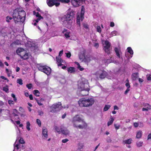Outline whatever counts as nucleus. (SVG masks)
Listing matches in <instances>:
<instances>
[{
  "label": "nucleus",
  "instance_id": "f257e3e1",
  "mask_svg": "<svg viewBox=\"0 0 151 151\" xmlns=\"http://www.w3.org/2000/svg\"><path fill=\"white\" fill-rule=\"evenodd\" d=\"M25 12L20 8H17L13 11L12 14L14 22L17 23L19 22H22L25 19Z\"/></svg>",
  "mask_w": 151,
  "mask_h": 151
},
{
  "label": "nucleus",
  "instance_id": "f03ea898",
  "mask_svg": "<svg viewBox=\"0 0 151 151\" xmlns=\"http://www.w3.org/2000/svg\"><path fill=\"white\" fill-rule=\"evenodd\" d=\"M95 101L92 98H85L80 99L78 101L79 106L81 107H87L91 106L94 103Z\"/></svg>",
  "mask_w": 151,
  "mask_h": 151
},
{
  "label": "nucleus",
  "instance_id": "7ed1b4c3",
  "mask_svg": "<svg viewBox=\"0 0 151 151\" xmlns=\"http://www.w3.org/2000/svg\"><path fill=\"white\" fill-rule=\"evenodd\" d=\"M75 14V11L71 10L70 11L68 12L66 14L63 16L61 19V20L63 22H67L70 25H71V23H70V22L73 19Z\"/></svg>",
  "mask_w": 151,
  "mask_h": 151
},
{
  "label": "nucleus",
  "instance_id": "20e7f679",
  "mask_svg": "<svg viewBox=\"0 0 151 151\" xmlns=\"http://www.w3.org/2000/svg\"><path fill=\"white\" fill-rule=\"evenodd\" d=\"M37 67L39 70L43 72L47 75H49L51 72V69L48 66L43 65L42 64H38L37 65Z\"/></svg>",
  "mask_w": 151,
  "mask_h": 151
},
{
  "label": "nucleus",
  "instance_id": "39448f33",
  "mask_svg": "<svg viewBox=\"0 0 151 151\" xmlns=\"http://www.w3.org/2000/svg\"><path fill=\"white\" fill-rule=\"evenodd\" d=\"M16 52L22 59L26 60L29 58L28 54L23 48H18L16 50Z\"/></svg>",
  "mask_w": 151,
  "mask_h": 151
},
{
  "label": "nucleus",
  "instance_id": "423d86ee",
  "mask_svg": "<svg viewBox=\"0 0 151 151\" xmlns=\"http://www.w3.org/2000/svg\"><path fill=\"white\" fill-rule=\"evenodd\" d=\"M51 109L50 112L52 113L57 112L59 111L62 109L61 104L60 102L58 104H53L51 107Z\"/></svg>",
  "mask_w": 151,
  "mask_h": 151
},
{
  "label": "nucleus",
  "instance_id": "0eeeda50",
  "mask_svg": "<svg viewBox=\"0 0 151 151\" xmlns=\"http://www.w3.org/2000/svg\"><path fill=\"white\" fill-rule=\"evenodd\" d=\"M95 75L99 77L101 79H102L107 76L108 74L107 72L104 70H99L95 73Z\"/></svg>",
  "mask_w": 151,
  "mask_h": 151
},
{
  "label": "nucleus",
  "instance_id": "6e6552de",
  "mask_svg": "<svg viewBox=\"0 0 151 151\" xmlns=\"http://www.w3.org/2000/svg\"><path fill=\"white\" fill-rule=\"evenodd\" d=\"M58 0H47V3L49 6L52 7L55 5L56 6H58L60 5V3L58 2Z\"/></svg>",
  "mask_w": 151,
  "mask_h": 151
},
{
  "label": "nucleus",
  "instance_id": "1a4fd4ad",
  "mask_svg": "<svg viewBox=\"0 0 151 151\" xmlns=\"http://www.w3.org/2000/svg\"><path fill=\"white\" fill-rule=\"evenodd\" d=\"M105 46L104 47V50L106 53L109 55L110 54L109 48L111 46V44L107 40L105 41Z\"/></svg>",
  "mask_w": 151,
  "mask_h": 151
},
{
  "label": "nucleus",
  "instance_id": "9d476101",
  "mask_svg": "<svg viewBox=\"0 0 151 151\" xmlns=\"http://www.w3.org/2000/svg\"><path fill=\"white\" fill-rule=\"evenodd\" d=\"M85 0H71V2L72 5L75 7H78L82 4Z\"/></svg>",
  "mask_w": 151,
  "mask_h": 151
},
{
  "label": "nucleus",
  "instance_id": "9b49d317",
  "mask_svg": "<svg viewBox=\"0 0 151 151\" xmlns=\"http://www.w3.org/2000/svg\"><path fill=\"white\" fill-rule=\"evenodd\" d=\"M82 121L81 118L78 115H77L74 116L72 122L74 126L75 127H77V126L76 125L75 123L76 122H81Z\"/></svg>",
  "mask_w": 151,
  "mask_h": 151
},
{
  "label": "nucleus",
  "instance_id": "f8f14e48",
  "mask_svg": "<svg viewBox=\"0 0 151 151\" xmlns=\"http://www.w3.org/2000/svg\"><path fill=\"white\" fill-rule=\"evenodd\" d=\"M114 51L116 54V56L118 58H121L122 59L123 58L121 56L122 53L121 51L120 48L115 47L114 49Z\"/></svg>",
  "mask_w": 151,
  "mask_h": 151
},
{
  "label": "nucleus",
  "instance_id": "ddd939ff",
  "mask_svg": "<svg viewBox=\"0 0 151 151\" xmlns=\"http://www.w3.org/2000/svg\"><path fill=\"white\" fill-rule=\"evenodd\" d=\"M81 88L82 89L80 92V94L82 96H85L88 94L89 91L90 90L89 88H82L81 87Z\"/></svg>",
  "mask_w": 151,
  "mask_h": 151
},
{
  "label": "nucleus",
  "instance_id": "4468645a",
  "mask_svg": "<svg viewBox=\"0 0 151 151\" xmlns=\"http://www.w3.org/2000/svg\"><path fill=\"white\" fill-rule=\"evenodd\" d=\"M85 13V8L83 6H81L80 13V18L81 21H82L84 18V15Z\"/></svg>",
  "mask_w": 151,
  "mask_h": 151
},
{
  "label": "nucleus",
  "instance_id": "2eb2a0df",
  "mask_svg": "<svg viewBox=\"0 0 151 151\" xmlns=\"http://www.w3.org/2000/svg\"><path fill=\"white\" fill-rule=\"evenodd\" d=\"M143 106L144 107H146V106H147V107H146V108H142V110L143 111H148L149 110H150L151 109V106L150 105L147 104V103H145L144 104Z\"/></svg>",
  "mask_w": 151,
  "mask_h": 151
},
{
  "label": "nucleus",
  "instance_id": "dca6fc26",
  "mask_svg": "<svg viewBox=\"0 0 151 151\" xmlns=\"http://www.w3.org/2000/svg\"><path fill=\"white\" fill-rule=\"evenodd\" d=\"M47 130V128H45L42 129V135L45 139H47L48 137Z\"/></svg>",
  "mask_w": 151,
  "mask_h": 151
},
{
  "label": "nucleus",
  "instance_id": "f3484780",
  "mask_svg": "<svg viewBox=\"0 0 151 151\" xmlns=\"http://www.w3.org/2000/svg\"><path fill=\"white\" fill-rule=\"evenodd\" d=\"M132 140L131 138H129L127 140H124L123 142V143L124 144H131L132 141Z\"/></svg>",
  "mask_w": 151,
  "mask_h": 151
},
{
  "label": "nucleus",
  "instance_id": "a211bd4d",
  "mask_svg": "<svg viewBox=\"0 0 151 151\" xmlns=\"http://www.w3.org/2000/svg\"><path fill=\"white\" fill-rule=\"evenodd\" d=\"M60 132L63 134L66 135L68 134V130L65 129L63 127L60 128Z\"/></svg>",
  "mask_w": 151,
  "mask_h": 151
},
{
  "label": "nucleus",
  "instance_id": "6ab92c4d",
  "mask_svg": "<svg viewBox=\"0 0 151 151\" xmlns=\"http://www.w3.org/2000/svg\"><path fill=\"white\" fill-rule=\"evenodd\" d=\"M138 73H134L132 74V77L133 80H136L138 77Z\"/></svg>",
  "mask_w": 151,
  "mask_h": 151
},
{
  "label": "nucleus",
  "instance_id": "aec40b11",
  "mask_svg": "<svg viewBox=\"0 0 151 151\" xmlns=\"http://www.w3.org/2000/svg\"><path fill=\"white\" fill-rule=\"evenodd\" d=\"M70 73H72L75 72V68L73 67L69 68L67 70Z\"/></svg>",
  "mask_w": 151,
  "mask_h": 151
},
{
  "label": "nucleus",
  "instance_id": "412c9836",
  "mask_svg": "<svg viewBox=\"0 0 151 151\" xmlns=\"http://www.w3.org/2000/svg\"><path fill=\"white\" fill-rule=\"evenodd\" d=\"M142 131H139L138 132H137L136 136V137L137 139L140 138L142 136Z\"/></svg>",
  "mask_w": 151,
  "mask_h": 151
},
{
  "label": "nucleus",
  "instance_id": "4be33fe9",
  "mask_svg": "<svg viewBox=\"0 0 151 151\" xmlns=\"http://www.w3.org/2000/svg\"><path fill=\"white\" fill-rule=\"evenodd\" d=\"M34 94L37 97H39L40 96V93L39 91L37 90H35L33 91Z\"/></svg>",
  "mask_w": 151,
  "mask_h": 151
},
{
  "label": "nucleus",
  "instance_id": "5701e85b",
  "mask_svg": "<svg viewBox=\"0 0 151 151\" xmlns=\"http://www.w3.org/2000/svg\"><path fill=\"white\" fill-rule=\"evenodd\" d=\"M34 14L35 15L36 17L38 18H40V19H43V17L41 16L40 14L38 12H35V11L33 12Z\"/></svg>",
  "mask_w": 151,
  "mask_h": 151
},
{
  "label": "nucleus",
  "instance_id": "b1692460",
  "mask_svg": "<svg viewBox=\"0 0 151 151\" xmlns=\"http://www.w3.org/2000/svg\"><path fill=\"white\" fill-rule=\"evenodd\" d=\"M75 63L77 65L78 68L79 69L80 71H82L84 70V68H81V66H80V64L78 63L77 62H75Z\"/></svg>",
  "mask_w": 151,
  "mask_h": 151
},
{
  "label": "nucleus",
  "instance_id": "393cba45",
  "mask_svg": "<svg viewBox=\"0 0 151 151\" xmlns=\"http://www.w3.org/2000/svg\"><path fill=\"white\" fill-rule=\"evenodd\" d=\"M114 121V119L112 118H111L108 122L107 125L108 126H109L111 125L113 123Z\"/></svg>",
  "mask_w": 151,
  "mask_h": 151
},
{
  "label": "nucleus",
  "instance_id": "a878e982",
  "mask_svg": "<svg viewBox=\"0 0 151 151\" xmlns=\"http://www.w3.org/2000/svg\"><path fill=\"white\" fill-rule=\"evenodd\" d=\"M127 52L129 53L131 55H133V52L131 48L130 47H129L127 48Z\"/></svg>",
  "mask_w": 151,
  "mask_h": 151
},
{
  "label": "nucleus",
  "instance_id": "bb28decb",
  "mask_svg": "<svg viewBox=\"0 0 151 151\" xmlns=\"http://www.w3.org/2000/svg\"><path fill=\"white\" fill-rule=\"evenodd\" d=\"M80 17L79 16V15H78V16H77V17L76 18V22H77V24L78 25L79 27H80L81 24H80Z\"/></svg>",
  "mask_w": 151,
  "mask_h": 151
},
{
  "label": "nucleus",
  "instance_id": "cd10ccee",
  "mask_svg": "<svg viewBox=\"0 0 151 151\" xmlns=\"http://www.w3.org/2000/svg\"><path fill=\"white\" fill-rule=\"evenodd\" d=\"M111 106L109 105H105L104 108V111H107L110 107Z\"/></svg>",
  "mask_w": 151,
  "mask_h": 151
},
{
  "label": "nucleus",
  "instance_id": "c85d7f7f",
  "mask_svg": "<svg viewBox=\"0 0 151 151\" xmlns=\"http://www.w3.org/2000/svg\"><path fill=\"white\" fill-rule=\"evenodd\" d=\"M143 142L141 141L137 142L136 143L137 146L138 147H140L142 146Z\"/></svg>",
  "mask_w": 151,
  "mask_h": 151
},
{
  "label": "nucleus",
  "instance_id": "c756f323",
  "mask_svg": "<svg viewBox=\"0 0 151 151\" xmlns=\"http://www.w3.org/2000/svg\"><path fill=\"white\" fill-rule=\"evenodd\" d=\"M30 124L29 122L28 121L27 122V126L26 128L28 131H29L30 130Z\"/></svg>",
  "mask_w": 151,
  "mask_h": 151
},
{
  "label": "nucleus",
  "instance_id": "7c9ffc66",
  "mask_svg": "<svg viewBox=\"0 0 151 151\" xmlns=\"http://www.w3.org/2000/svg\"><path fill=\"white\" fill-rule=\"evenodd\" d=\"M18 113V111L16 109H14L13 110V114L14 116H18L17 113Z\"/></svg>",
  "mask_w": 151,
  "mask_h": 151
},
{
  "label": "nucleus",
  "instance_id": "2f4dec72",
  "mask_svg": "<svg viewBox=\"0 0 151 151\" xmlns=\"http://www.w3.org/2000/svg\"><path fill=\"white\" fill-rule=\"evenodd\" d=\"M117 32L116 31H112L110 34V37H112L113 36H115L116 35Z\"/></svg>",
  "mask_w": 151,
  "mask_h": 151
},
{
  "label": "nucleus",
  "instance_id": "473e14b6",
  "mask_svg": "<svg viewBox=\"0 0 151 151\" xmlns=\"http://www.w3.org/2000/svg\"><path fill=\"white\" fill-rule=\"evenodd\" d=\"M17 83L20 85L23 84L22 80L21 79H18L17 80Z\"/></svg>",
  "mask_w": 151,
  "mask_h": 151
},
{
  "label": "nucleus",
  "instance_id": "72a5a7b5",
  "mask_svg": "<svg viewBox=\"0 0 151 151\" xmlns=\"http://www.w3.org/2000/svg\"><path fill=\"white\" fill-rule=\"evenodd\" d=\"M56 61L58 63H62V60L61 58H60L59 57H57L56 58Z\"/></svg>",
  "mask_w": 151,
  "mask_h": 151
},
{
  "label": "nucleus",
  "instance_id": "f704fd0d",
  "mask_svg": "<svg viewBox=\"0 0 151 151\" xmlns=\"http://www.w3.org/2000/svg\"><path fill=\"white\" fill-rule=\"evenodd\" d=\"M58 1H60L62 3H67L69 2L70 1V0H58Z\"/></svg>",
  "mask_w": 151,
  "mask_h": 151
},
{
  "label": "nucleus",
  "instance_id": "c9c22d12",
  "mask_svg": "<svg viewBox=\"0 0 151 151\" xmlns=\"http://www.w3.org/2000/svg\"><path fill=\"white\" fill-rule=\"evenodd\" d=\"M3 90L5 92H8L9 91L8 86H5L3 87Z\"/></svg>",
  "mask_w": 151,
  "mask_h": 151
},
{
  "label": "nucleus",
  "instance_id": "e433bc0d",
  "mask_svg": "<svg viewBox=\"0 0 151 151\" xmlns=\"http://www.w3.org/2000/svg\"><path fill=\"white\" fill-rule=\"evenodd\" d=\"M126 81H127V83H126L125 86L127 87V88H129L130 87V86L129 84V82L128 79H127Z\"/></svg>",
  "mask_w": 151,
  "mask_h": 151
},
{
  "label": "nucleus",
  "instance_id": "4c0bfd02",
  "mask_svg": "<svg viewBox=\"0 0 151 151\" xmlns=\"http://www.w3.org/2000/svg\"><path fill=\"white\" fill-rule=\"evenodd\" d=\"M12 19V17L7 16L6 17V21L8 22H10L9 20H11Z\"/></svg>",
  "mask_w": 151,
  "mask_h": 151
},
{
  "label": "nucleus",
  "instance_id": "58836bf2",
  "mask_svg": "<svg viewBox=\"0 0 151 151\" xmlns=\"http://www.w3.org/2000/svg\"><path fill=\"white\" fill-rule=\"evenodd\" d=\"M19 142L21 144H23L25 143V142L23 139V138H21L19 140Z\"/></svg>",
  "mask_w": 151,
  "mask_h": 151
},
{
  "label": "nucleus",
  "instance_id": "ea45409f",
  "mask_svg": "<svg viewBox=\"0 0 151 151\" xmlns=\"http://www.w3.org/2000/svg\"><path fill=\"white\" fill-rule=\"evenodd\" d=\"M36 122L39 127L41 126V124L40 120L39 119H37L36 120Z\"/></svg>",
  "mask_w": 151,
  "mask_h": 151
},
{
  "label": "nucleus",
  "instance_id": "a19ab883",
  "mask_svg": "<svg viewBox=\"0 0 151 151\" xmlns=\"http://www.w3.org/2000/svg\"><path fill=\"white\" fill-rule=\"evenodd\" d=\"M28 89H31L32 87V84L31 83H29L26 85Z\"/></svg>",
  "mask_w": 151,
  "mask_h": 151
},
{
  "label": "nucleus",
  "instance_id": "79ce46f5",
  "mask_svg": "<svg viewBox=\"0 0 151 151\" xmlns=\"http://www.w3.org/2000/svg\"><path fill=\"white\" fill-rule=\"evenodd\" d=\"M55 130L57 132L60 133V129L58 127L55 126Z\"/></svg>",
  "mask_w": 151,
  "mask_h": 151
},
{
  "label": "nucleus",
  "instance_id": "37998d69",
  "mask_svg": "<svg viewBox=\"0 0 151 151\" xmlns=\"http://www.w3.org/2000/svg\"><path fill=\"white\" fill-rule=\"evenodd\" d=\"M147 78L148 81H151V75H147Z\"/></svg>",
  "mask_w": 151,
  "mask_h": 151
},
{
  "label": "nucleus",
  "instance_id": "c03bdc74",
  "mask_svg": "<svg viewBox=\"0 0 151 151\" xmlns=\"http://www.w3.org/2000/svg\"><path fill=\"white\" fill-rule=\"evenodd\" d=\"M97 31L99 33L101 32V28L100 26H98L97 27Z\"/></svg>",
  "mask_w": 151,
  "mask_h": 151
},
{
  "label": "nucleus",
  "instance_id": "a18cd8bd",
  "mask_svg": "<svg viewBox=\"0 0 151 151\" xmlns=\"http://www.w3.org/2000/svg\"><path fill=\"white\" fill-rule=\"evenodd\" d=\"M8 103L10 105H14V102L13 101L9 100L8 101Z\"/></svg>",
  "mask_w": 151,
  "mask_h": 151
},
{
  "label": "nucleus",
  "instance_id": "49530a36",
  "mask_svg": "<svg viewBox=\"0 0 151 151\" xmlns=\"http://www.w3.org/2000/svg\"><path fill=\"white\" fill-rule=\"evenodd\" d=\"M85 62L88 63L90 61V59L89 58H84L83 60Z\"/></svg>",
  "mask_w": 151,
  "mask_h": 151
},
{
  "label": "nucleus",
  "instance_id": "de8ad7c7",
  "mask_svg": "<svg viewBox=\"0 0 151 151\" xmlns=\"http://www.w3.org/2000/svg\"><path fill=\"white\" fill-rule=\"evenodd\" d=\"M65 54H66V56L67 58H70V57L71 55L70 52H69L67 53H66Z\"/></svg>",
  "mask_w": 151,
  "mask_h": 151
},
{
  "label": "nucleus",
  "instance_id": "09e8293b",
  "mask_svg": "<svg viewBox=\"0 0 151 151\" xmlns=\"http://www.w3.org/2000/svg\"><path fill=\"white\" fill-rule=\"evenodd\" d=\"M0 78H1L3 79L4 80H6L7 82H8L9 81V80L6 78L4 76H0Z\"/></svg>",
  "mask_w": 151,
  "mask_h": 151
},
{
  "label": "nucleus",
  "instance_id": "8fccbe9b",
  "mask_svg": "<svg viewBox=\"0 0 151 151\" xmlns=\"http://www.w3.org/2000/svg\"><path fill=\"white\" fill-rule=\"evenodd\" d=\"M83 26L86 29H88V26L87 24L84 23L83 24Z\"/></svg>",
  "mask_w": 151,
  "mask_h": 151
},
{
  "label": "nucleus",
  "instance_id": "3c124183",
  "mask_svg": "<svg viewBox=\"0 0 151 151\" xmlns=\"http://www.w3.org/2000/svg\"><path fill=\"white\" fill-rule=\"evenodd\" d=\"M114 126L116 130L119 129L120 127V125H117L116 124H114Z\"/></svg>",
  "mask_w": 151,
  "mask_h": 151
},
{
  "label": "nucleus",
  "instance_id": "603ef678",
  "mask_svg": "<svg viewBox=\"0 0 151 151\" xmlns=\"http://www.w3.org/2000/svg\"><path fill=\"white\" fill-rule=\"evenodd\" d=\"M64 35L65 37L67 38H69L70 37V36L69 35V33L68 32H67L65 33Z\"/></svg>",
  "mask_w": 151,
  "mask_h": 151
},
{
  "label": "nucleus",
  "instance_id": "864d4df0",
  "mask_svg": "<svg viewBox=\"0 0 151 151\" xmlns=\"http://www.w3.org/2000/svg\"><path fill=\"white\" fill-rule=\"evenodd\" d=\"M69 141L68 139H65L62 140V142L63 143H65Z\"/></svg>",
  "mask_w": 151,
  "mask_h": 151
},
{
  "label": "nucleus",
  "instance_id": "5fc2aeb1",
  "mask_svg": "<svg viewBox=\"0 0 151 151\" xmlns=\"http://www.w3.org/2000/svg\"><path fill=\"white\" fill-rule=\"evenodd\" d=\"M14 44L16 45H19L20 43V42L19 40H17L14 42Z\"/></svg>",
  "mask_w": 151,
  "mask_h": 151
},
{
  "label": "nucleus",
  "instance_id": "6e6d98bb",
  "mask_svg": "<svg viewBox=\"0 0 151 151\" xmlns=\"http://www.w3.org/2000/svg\"><path fill=\"white\" fill-rule=\"evenodd\" d=\"M63 50H61L60 51L59 54V56L61 57V56L62 55V54H63Z\"/></svg>",
  "mask_w": 151,
  "mask_h": 151
},
{
  "label": "nucleus",
  "instance_id": "4d7b16f0",
  "mask_svg": "<svg viewBox=\"0 0 151 151\" xmlns=\"http://www.w3.org/2000/svg\"><path fill=\"white\" fill-rule=\"evenodd\" d=\"M134 127H136L138 126L139 124L138 123L135 122L134 123Z\"/></svg>",
  "mask_w": 151,
  "mask_h": 151
},
{
  "label": "nucleus",
  "instance_id": "13d9d810",
  "mask_svg": "<svg viewBox=\"0 0 151 151\" xmlns=\"http://www.w3.org/2000/svg\"><path fill=\"white\" fill-rule=\"evenodd\" d=\"M119 109V107L116 105H115L114 106V110H118Z\"/></svg>",
  "mask_w": 151,
  "mask_h": 151
},
{
  "label": "nucleus",
  "instance_id": "bf43d9fd",
  "mask_svg": "<svg viewBox=\"0 0 151 151\" xmlns=\"http://www.w3.org/2000/svg\"><path fill=\"white\" fill-rule=\"evenodd\" d=\"M110 26L113 27L114 26V23L113 22H110Z\"/></svg>",
  "mask_w": 151,
  "mask_h": 151
},
{
  "label": "nucleus",
  "instance_id": "052dcab7",
  "mask_svg": "<svg viewBox=\"0 0 151 151\" xmlns=\"http://www.w3.org/2000/svg\"><path fill=\"white\" fill-rule=\"evenodd\" d=\"M130 91V89L129 88H127L126 90L124 92V94H126L128 92Z\"/></svg>",
  "mask_w": 151,
  "mask_h": 151
},
{
  "label": "nucleus",
  "instance_id": "680f3d73",
  "mask_svg": "<svg viewBox=\"0 0 151 151\" xmlns=\"http://www.w3.org/2000/svg\"><path fill=\"white\" fill-rule=\"evenodd\" d=\"M37 103L39 106H42L43 104H42L41 103V101H40V100H39V101L37 102Z\"/></svg>",
  "mask_w": 151,
  "mask_h": 151
},
{
  "label": "nucleus",
  "instance_id": "e2e57ef3",
  "mask_svg": "<svg viewBox=\"0 0 151 151\" xmlns=\"http://www.w3.org/2000/svg\"><path fill=\"white\" fill-rule=\"evenodd\" d=\"M38 113L39 114L40 116H42L44 114L43 112L42 111H39Z\"/></svg>",
  "mask_w": 151,
  "mask_h": 151
},
{
  "label": "nucleus",
  "instance_id": "0e129e2a",
  "mask_svg": "<svg viewBox=\"0 0 151 151\" xmlns=\"http://www.w3.org/2000/svg\"><path fill=\"white\" fill-rule=\"evenodd\" d=\"M139 81L140 83H141L143 82L144 80L142 78H139Z\"/></svg>",
  "mask_w": 151,
  "mask_h": 151
},
{
  "label": "nucleus",
  "instance_id": "69168bd1",
  "mask_svg": "<svg viewBox=\"0 0 151 151\" xmlns=\"http://www.w3.org/2000/svg\"><path fill=\"white\" fill-rule=\"evenodd\" d=\"M29 99L30 100H33V97L32 96V94H30L29 95Z\"/></svg>",
  "mask_w": 151,
  "mask_h": 151
},
{
  "label": "nucleus",
  "instance_id": "338daca9",
  "mask_svg": "<svg viewBox=\"0 0 151 151\" xmlns=\"http://www.w3.org/2000/svg\"><path fill=\"white\" fill-rule=\"evenodd\" d=\"M151 139V132L148 136L147 139Z\"/></svg>",
  "mask_w": 151,
  "mask_h": 151
},
{
  "label": "nucleus",
  "instance_id": "774afa93",
  "mask_svg": "<svg viewBox=\"0 0 151 151\" xmlns=\"http://www.w3.org/2000/svg\"><path fill=\"white\" fill-rule=\"evenodd\" d=\"M94 46L97 48L99 47V44L98 43H95L94 45Z\"/></svg>",
  "mask_w": 151,
  "mask_h": 151
}]
</instances>
